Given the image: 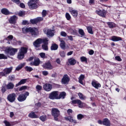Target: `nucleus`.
<instances>
[{
  "mask_svg": "<svg viewBox=\"0 0 126 126\" xmlns=\"http://www.w3.org/2000/svg\"><path fill=\"white\" fill-rule=\"evenodd\" d=\"M12 69H13V67H10L9 68H5L3 70V71L6 75L7 74H9V73H10L12 71Z\"/></svg>",
  "mask_w": 126,
  "mask_h": 126,
  "instance_id": "23",
  "label": "nucleus"
},
{
  "mask_svg": "<svg viewBox=\"0 0 126 126\" xmlns=\"http://www.w3.org/2000/svg\"><path fill=\"white\" fill-rule=\"evenodd\" d=\"M25 69L26 70V71L29 72H31V71H33V68L28 66H26L25 68Z\"/></svg>",
  "mask_w": 126,
  "mask_h": 126,
  "instance_id": "42",
  "label": "nucleus"
},
{
  "mask_svg": "<svg viewBox=\"0 0 126 126\" xmlns=\"http://www.w3.org/2000/svg\"><path fill=\"white\" fill-rule=\"evenodd\" d=\"M85 117H86L85 115H83L82 114H79L77 116V120H78L79 121H81L82 119H84Z\"/></svg>",
  "mask_w": 126,
  "mask_h": 126,
  "instance_id": "38",
  "label": "nucleus"
},
{
  "mask_svg": "<svg viewBox=\"0 0 126 126\" xmlns=\"http://www.w3.org/2000/svg\"><path fill=\"white\" fill-rule=\"evenodd\" d=\"M17 51H18V50L16 48L8 47L6 49L5 52L6 55L9 54L10 56H14L15 53H17Z\"/></svg>",
  "mask_w": 126,
  "mask_h": 126,
  "instance_id": "7",
  "label": "nucleus"
},
{
  "mask_svg": "<svg viewBox=\"0 0 126 126\" xmlns=\"http://www.w3.org/2000/svg\"><path fill=\"white\" fill-rule=\"evenodd\" d=\"M42 74L43 75H44V76H47V75L49 74V72H48V71H43Z\"/></svg>",
  "mask_w": 126,
  "mask_h": 126,
  "instance_id": "59",
  "label": "nucleus"
},
{
  "mask_svg": "<svg viewBox=\"0 0 126 126\" xmlns=\"http://www.w3.org/2000/svg\"><path fill=\"white\" fill-rule=\"evenodd\" d=\"M5 126H13L16 125V122H8L6 120H4L3 122Z\"/></svg>",
  "mask_w": 126,
  "mask_h": 126,
  "instance_id": "22",
  "label": "nucleus"
},
{
  "mask_svg": "<svg viewBox=\"0 0 126 126\" xmlns=\"http://www.w3.org/2000/svg\"><path fill=\"white\" fill-rule=\"evenodd\" d=\"M0 60H7V57L4 56L3 54H0Z\"/></svg>",
  "mask_w": 126,
  "mask_h": 126,
  "instance_id": "46",
  "label": "nucleus"
},
{
  "mask_svg": "<svg viewBox=\"0 0 126 126\" xmlns=\"http://www.w3.org/2000/svg\"><path fill=\"white\" fill-rule=\"evenodd\" d=\"M38 3H39V0H30L28 2V5L30 9L33 10L38 8Z\"/></svg>",
  "mask_w": 126,
  "mask_h": 126,
  "instance_id": "4",
  "label": "nucleus"
},
{
  "mask_svg": "<svg viewBox=\"0 0 126 126\" xmlns=\"http://www.w3.org/2000/svg\"><path fill=\"white\" fill-rule=\"evenodd\" d=\"M66 96V93L65 92H61L60 94H58V100L60 99H64Z\"/></svg>",
  "mask_w": 126,
  "mask_h": 126,
  "instance_id": "24",
  "label": "nucleus"
},
{
  "mask_svg": "<svg viewBox=\"0 0 126 126\" xmlns=\"http://www.w3.org/2000/svg\"><path fill=\"white\" fill-rule=\"evenodd\" d=\"M36 90H38L39 91H40V90H42V86L37 85L36 86Z\"/></svg>",
  "mask_w": 126,
  "mask_h": 126,
  "instance_id": "56",
  "label": "nucleus"
},
{
  "mask_svg": "<svg viewBox=\"0 0 126 126\" xmlns=\"http://www.w3.org/2000/svg\"><path fill=\"white\" fill-rule=\"evenodd\" d=\"M68 38L70 40V41H73V37L71 35L67 36Z\"/></svg>",
  "mask_w": 126,
  "mask_h": 126,
  "instance_id": "63",
  "label": "nucleus"
},
{
  "mask_svg": "<svg viewBox=\"0 0 126 126\" xmlns=\"http://www.w3.org/2000/svg\"><path fill=\"white\" fill-rule=\"evenodd\" d=\"M46 15H47V11L46 10H43L42 12V17H46Z\"/></svg>",
  "mask_w": 126,
  "mask_h": 126,
  "instance_id": "51",
  "label": "nucleus"
},
{
  "mask_svg": "<svg viewBox=\"0 0 126 126\" xmlns=\"http://www.w3.org/2000/svg\"><path fill=\"white\" fill-rule=\"evenodd\" d=\"M65 17H66V19H67L68 21L71 19V16H70V15L69 14V13L67 12L65 13Z\"/></svg>",
  "mask_w": 126,
  "mask_h": 126,
  "instance_id": "48",
  "label": "nucleus"
},
{
  "mask_svg": "<svg viewBox=\"0 0 126 126\" xmlns=\"http://www.w3.org/2000/svg\"><path fill=\"white\" fill-rule=\"evenodd\" d=\"M29 117L31 119H38L39 118V116L36 115V113L34 112H31L29 115Z\"/></svg>",
  "mask_w": 126,
  "mask_h": 126,
  "instance_id": "29",
  "label": "nucleus"
},
{
  "mask_svg": "<svg viewBox=\"0 0 126 126\" xmlns=\"http://www.w3.org/2000/svg\"><path fill=\"white\" fill-rule=\"evenodd\" d=\"M54 31H55V30L48 29L47 31L46 34L47 35H48V36H51V37H53V36L55 35V34L54 33Z\"/></svg>",
  "mask_w": 126,
  "mask_h": 126,
  "instance_id": "34",
  "label": "nucleus"
},
{
  "mask_svg": "<svg viewBox=\"0 0 126 126\" xmlns=\"http://www.w3.org/2000/svg\"><path fill=\"white\" fill-rule=\"evenodd\" d=\"M29 96V92H23L22 94H21L19 95L18 97V100L19 102H24L27 98V96Z\"/></svg>",
  "mask_w": 126,
  "mask_h": 126,
  "instance_id": "5",
  "label": "nucleus"
},
{
  "mask_svg": "<svg viewBox=\"0 0 126 126\" xmlns=\"http://www.w3.org/2000/svg\"><path fill=\"white\" fill-rule=\"evenodd\" d=\"M115 60L118 61V62H122V60L121 59V57L119 56L115 57Z\"/></svg>",
  "mask_w": 126,
  "mask_h": 126,
  "instance_id": "58",
  "label": "nucleus"
},
{
  "mask_svg": "<svg viewBox=\"0 0 126 126\" xmlns=\"http://www.w3.org/2000/svg\"><path fill=\"white\" fill-rule=\"evenodd\" d=\"M85 78V75L81 74L79 77V83L82 85H83L84 84L83 83V80Z\"/></svg>",
  "mask_w": 126,
  "mask_h": 126,
  "instance_id": "30",
  "label": "nucleus"
},
{
  "mask_svg": "<svg viewBox=\"0 0 126 126\" xmlns=\"http://www.w3.org/2000/svg\"><path fill=\"white\" fill-rule=\"evenodd\" d=\"M42 66L45 69H49L50 70L53 68L52 64H51V63L50 62L45 63L43 64Z\"/></svg>",
  "mask_w": 126,
  "mask_h": 126,
  "instance_id": "16",
  "label": "nucleus"
},
{
  "mask_svg": "<svg viewBox=\"0 0 126 126\" xmlns=\"http://www.w3.org/2000/svg\"><path fill=\"white\" fill-rule=\"evenodd\" d=\"M69 12L74 18H76V17L78 16V11L77 10L70 9L69 10Z\"/></svg>",
  "mask_w": 126,
  "mask_h": 126,
  "instance_id": "18",
  "label": "nucleus"
},
{
  "mask_svg": "<svg viewBox=\"0 0 126 126\" xmlns=\"http://www.w3.org/2000/svg\"><path fill=\"white\" fill-rule=\"evenodd\" d=\"M71 105H75L77 104L79 108H83V107L85 106V103L81 101L80 99H75L71 100Z\"/></svg>",
  "mask_w": 126,
  "mask_h": 126,
  "instance_id": "9",
  "label": "nucleus"
},
{
  "mask_svg": "<svg viewBox=\"0 0 126 126\" xmlns=\"http://www.w3.org/2000/svg\"><path fill=\"white\" fill-rule=\"evenodd\" d=\"M40 63L41 61H40V59L36 58L34 59V62L31 63V64L32 65H34V66H39Z\"/></svg>",
  "mask_w": 126,
  "mask_h": 126,
  "instance_id": "19",
  "label": "nucleus"
},
{
  "mask_svg": "<svg viewBox=\"0 0 126 126\" xmlns=\"http://www.w3.org/2000/svg\"><path fill=\"white\" fill-rule=\"evenodd\" d=\"M9 79L11 80V81H14V80H15V77L14 75L9 76Z\"/></svg>",
  "mask_w": 126,
  "mask_h": 126,
  "instance_id": "53",
  "label": "nucleus"
},
{
  "mask_svg": "<svg viewBox=\"0 0 126 126\" xmlns=\"http://www.w3.org/2000/svg\"><path fill=\"white\" fill-rule=\"evenodd\" d=\"M13 2L16 3V4H19L21 2L20 0H11Z\"/></svg>",
  "mask_w": 126,
  "mask_h": 126,
  "instance_id": "54",
  "label": "nucleus"
},
{
  "mask_svg": "<svg viewBox=\"0 0 126 126\" xmlns=\"http://www.w3.org/2000/svg\"><path fill=\"white\" fill-rule=\"evenodd\" d=\"M39 119L41 122H46L47 121V116L42 115L39 117Z\"/></svg>",
  "mask_w": 126,
  "mask_h": 126,
  "instance_id": "41",
  "label": "nucleus"
},
{
  "mask_svg": "<svg viewBox=\"0 0 126 126\" xmlns=\"http://www.w3.org/2000/svg\"><path fill=\"white\" fill-rule=\"evenodd\" d=\"M78 96H79L80 100H85V99H86V97L84 96L81 93H79L78 94Z\"/></svg>",
  "mask_w": 126,
  "mask_h": 126,
  "instance_id": "36",
  "label": "nucleus"
},
{
  "mask_svg": "<svg viewBox=\"0 0 126 126\" xmlns=\"http://www.w3.org/2000/svg\"><path fill=\"white\" fill-rule=\"evenodd\" d=\"M87 30H88V33L90 34H94V32H93V30H92V27H87Z\"/></svg>",
  "mask_w": 126,
  "mask_h": 126,
  "instance_id": "37",
  "label": "nucleus"
},
{
  "mask_svg": "<svg viewBox=\"0 0 126 126\" xmlns=\"http://www.w3.org/2000/svg\"><path fill=\"white\" fill-rule=\"evenodd\" d=\"M27 89V86H23L19 89V91H22L23 90H25Z\"/></svg>",
  "mask_w": 126,
  "mask_h": 126,
  "instance_id": "49",
  "label": "nucleus"
},
{
  "mask_svg": "<svg viewBox=\"0 0 126 126\" xmlns=\"http://www.w3.org/2000/svg\"><path fill=\"white\" fill-rule=\"evenodd\" d=\"M16 98V94L14 93L8 94L7 97L8 101H9V102H10V103H13V102L15 101Z\"/></svg>",
  "mask_w": 126,
  "mask_h": 126,
  "instance_id": "12",
  "label": "nucleus"
},
{
  "mask_svg": "<svg viewBox=\"0 0 126 126\" xmlns=\"http://www.w3.org/2000/svg\"><path fill=\"white\" fill-rule=\"evenodd\" d=\"M60 47L61 49H65V42L63 40H62L60 43Z\"/></svg>",
  "mask_w": 126,
  "mask_h": 126,
  "instance_id": "40",
  "label": "nucleus"
},
{
  "mask_svg": "<svg viewBox=\"0 0 126 126\" xmlns=\"http://www.w3.org/2000/svg\"><path fill=\"white\" fill-rule=\"evenodd\" d=\"M18 19V18L17 16H16V15H13L10 17V18L8 19V21L10 24H13L14 25H15Z\"/></svg>",
  "mask_w": 126,
  "mask_h": 126,
  "instance_id": "14",
  "label": "nucleus"
},
{
  "mask_svg": "<svg viewBox=\"0 0 126 126\" xmlns=\"http://www.w3.org/2000/svg\"><path fill=\"white\" fill-rule=\"evenodd\" d=\"M70 80V78L68 76V75L65 74L63 76V77L61 79V83L62 84H68Z\"/></svg>",
  "mask_w": 126,
  "mask_h": 126,
  "instance_id": "10",
  "label": "nucleus"
},
{
  "mask_svg": "<svg viewBox=\"0 0 126 126\" xmlns=\"http://www.w3.org/2000/svg\"><path fill=\"white\" fill-rule=\"evenodd\" d=\"M99 125H103L105 126H111V121L108 118H104L102 120H99L97 121Z\"/></svg>",
  "mask_w": 126,
  "mask_h": 126,
  "instance_id": "8",
  "label": "nucleus"
},
{
  "mask_svg": "<svg viewBox=\"0 0 126 126\" xmlns=\"http://www.w3.org/2000/svg\"><path fill=\"white\" fill-rule=\"evenodd\" d=\"M6 88L7 90H10L14 88V84L12 82H9L7 85L5 84Z\"/></svg>",
  "mask_w": 126,
  "mask_h": 126,
  "instance_id": "25",
  "label": "nucleus"
},
{
  "mask_svg": "<svg viewBox=\"0 0 126 126\" xmlns=\"http://www.w3.org/2000/svg\"><path fill=\"white\" fill-rule=\"evenodd\" d=\"M26 65V63H22L20 64L16 68V70L17 71H19L20 69H22L24 66Z\"/></svg>",
  "mask_w": 126,
  "mask_h": 126,
  "instance_id": "33",
  "label": "nucleus"
},
{
  "mask_svg": "<svg viewBox=\"0 0 126 126\" xmlns=\"http://www.w3.org/2000/svg\"><path fill=\"white\" fill-rule=\"evenodd\" d=\"M6 86L5 85L4 86H2L1 89V92L2 93V94H4V93H5V92L6 91Z\"/></svg>",
  "mask_w": 126,
  "mask_h": 126,
  "instance_id": "44",
  "label": "nucleus"
},
{
  "mask_svg": "<svg viewBox=\"0 0 126 126\" xmlns=\"http://www.w3.org/2000/svg\"><path fill=\"white\" fill-rule=\"evenodd\" d=\"M44 20V18L41 17H38L36 18L31 19L30 22L33 25H35V24H37V23H39V22H41V21H43Z\"/></svg>",
  "mask_w": 126,
  "mask_h": 126,
  "instance_id": "13",
  "label": "nucleus"
},
{
  "mask_svg": "<svg viewBox=\"0 0 126 126\" xmlns=\"http://www.w3.org/2000/svg\"><path fill=\"white\" fill-rule=\"evenodd\" d=\"M27 52H28V48L25 47H22L19 52L21 53V54L25 55V54H27Z\"/></svg>",
  "mask_w": 126,
  "mask_h": 126,
  "instance_id": "28",
  "label": "nucleus"
},
{
  "mask_svg": "<svg viewBox=\"0 0 126 126\" xmlns=\"http://www.w3.org/2000/svg\"><path fill=\"white\" fill-rule=\"evenodd\" d=\"M106 24H107L109 28H110V29H113L116 27V24H115L114 22H108L106 23Z\"/></svg>",
  "mask_w": 126,
  "mask_h": 126,
  "instance_id": "31",
  "label": "nucleus"
},
{
  "mask_svg": "<svg viewBox=\"0 0 126 126\" xmlns=\"http://www.w3.org/2000/svg\"><path fill=\"white\" fill-rule=\"evenodd\" d=\"M19 4H20V7H21L22 8H25V4H24V3H20Z\"/></svg>",
  "mask_w": 126,
  "mask_h": 126,
  "instance_id": "61",
  "label": "nucleus"
},
{
  "mask_svg": "<svg viewBox=\"0 0 126 126\" xmlns=\"http://www.w3.org/2000/svg\"><path fill=\"white\" fill-rule=\"evenodd\" d=\"M51 114L54 118V121L59 122V117L61 116V111L58 108H53L51 109Z\"/></svg>",
  "mask_w": 126,
  "mask_h": 126,
  "instance_id": "3",
  "label": "nucleus"
},
{
  "mask_svg": "<svg viewBox=\"0 0 126 126\" xmlns=\"http://www.w3.org/2000/svg\"><path fill=\"white\" fill-rule=\"evenodd\" d=\"M61 58H64L65 57V52L64 51H61L59 52Z\"/></svg>",
  "mask_w": 126,
  "mask_h": 126,
  "instance_id": "45",
  "label": "nucleus"
},
{
  "mask_svg": "<svg viewBox=\"0 0 126 126\" xmlns=\"http://www.w3.org/2000/svg\"><path fill=\"white\" fill-rule=\"evenodd\" d=\"M111 40L113 42H119V41H122V37L117 36H111Z\"/></svg>",
  "mask_w": 126,
  "mask_h": 126,
  "instance_id": "27",
  "label": "nucleus"
},
{
  "mask_svg": "<svg viewBox=\"0 0 126 126\" xmlns=\"http://www.w3.org/2000/svg\"><path fill=\"white\" fill-rule=\"evenodd\" d=\"M95 13L100 16V17H106V14H107V11L105 9H99L95 10Z\"/></svg>",
  "mask_w": 126,
  "mask_h": 126,
  "instance_id": "11",
  "label": "nucleus"
},
{
  "mask_svg": "<svg viewBox=\"0 0 126 126\" xmlns=\"http://www.w3.org/2000/svg\"><path fill=\"white\" fill-rule=\"evenodd\" d=\"M27 79H23L21 80L18 84H16L15 87H18V86H20V85L25 84V83L27 82Z\"/></svg>",
  "mask_w": 126,
  "mask_h": 126,
  "instance_id": "26",
  "label": "nucleus"
},
{
  "mask_svg": "<svg viewBox=\"0 0 126 126\" xmlns=\"http://www.w3.org/2000/svg\"><path fill=\"white\" fill-rule=\"evenodd\" d=\"M89 54L90 56H92L93 55H94V50L91 49L89 51Z\"/></svg>",
  "mask_w": 126,
  "mask_h": 126,
  "instance_id": "60",
  "label": "nucleus"
},
{
  "mask_svg": "<svg viewBox=\"0 0 126 126\" xmlns=\"http://www.w3.org/2000/svg\"><path fill=\"white\" fill-rule=\"evenodd\" d=\"M25 57V55L23 54L22 53H21L20 52H19L17 56V58L20 61H21V60H23L24 59V57Z\"/></svg>",
  "mask_w": 126,
  "mask_h": 126,
  "instance_id": "35",
  "label": "nucleus"
},
{
  "mask_svg": "<svg viewBox=\"0 0 126 126\" xmlns=\"http://www.w3.org/2000/svg\"><path fill=\"white\" fill-rule=\"evenodd\" d=\"M43 88L45 91L50 92L53 89V85L51 84L46 83L43 85Z\"/></svg>",
  "mask_w": 126,
  "mask_h": 126,
  "instance_id": "15",
  "label": "nucleus"
},
{
  "mask_svg": "<svg viewBox=\"0 0 126 126\" xmlns=\"http://www.w3.org/2000/svg\"><path fill=\"white\" fill-rule=\"evenodd\" d=\"M39 56L41 57V58H42V59H45L46 54L45 53H40L39 54Z\"/></svg>",
  "mask_w": 126,
  "mask_h": 126,
  "instance_id": "55",
  "label": "nucleus"
},
{
  "mask_svg": "<svg viewBox=\"0 0 126 126\" xmlns=\"http://www.w3.org/2000/svg\"><path fill=\"white\" fill-rule=\"evenodd\" d=\"M19 16H20L21 17L23 16V15H25V11H21L18 13Z\"/></svg>",
  "mask_w": 126,
  "mask_h": 126,
  "instance_id": "50",
  "label": "nucleus"
},
{
  "mask_svg": "<svg viewBox=\"0 0 126 126\" xmlns=\"http://www.w3.org/2000/svg\"><path fill=\"white\" fill-rule=\"evenodd\" d=\"M68 65H75L76 64V60L73 58L68 59Z\"/></svg>",
  "mask_w": 126,
  "mask_h": 126,
  "instance_id": "20",
  "label": "nucleus"
},
{
  "mask_svg": "<svg viewBox=\"0 0 126 126\" xmlns=\"http://www.w3.org/2000/svg\"><path fill=\"white\" fill-rule=\"evenodd\" d=\"M80 60L82 63H87V58L84 56L81 57Z\"/></svg>",
  "mask_w": 126,
  "mask_h": 126,
  "instance_id": "43",
  "label": "nucleus"
},
{
  "mask_svg": "<svg viewBox=\"0 0 126 126\" xmlns=\"http://www.w3.org/2000/svg\"><path fill=\"white\" fill-rule=\"evenodd\" d=\"M59 49V45L56 43H53L50 47L51 51H57Z\"/></svg>",
  "mask_w": 126,
  "mask_h": 126,
  "instance_id": "32",
  "label": "nucleus"
},
{
  "mask_svg": "<svg viewBox=\"0 0 126 126\" xmlns=\"http://www.w3.org/2000/svg\"><path fill=\"white\" fill-rule=\"evenodd\" d=\"M1 13L2 14H4V15H10V14H12V13L10 12L8 9L6 8H3L1 9Z\"/></svg>",
  "mask_w": 126,
  "mask_h": 126,
  "instance_id": "21",
  "label": "nucleus"
},
{
  "mask_svg": "<svg viewBox=\"0 0 126 126\" xmlns=\"http://www.w3.org/2000/svg\"><path fill=\"white\" fill-rule=\"evenodd\" d=\"M22 32L24 34H26V33H31V35L34 36H36L37 35H38L37 34V32H38V29H37L36 28H23Z\"/></svg>",
  "mask_w": 126,
  "mask_h": 126,
  "instance_id": "2",
  "label": "nucleus"
},
{
  "mask_svg": "<svg viewBox=\"0 0 126 126\" xmlns=\"http://www.w3.org/2000/svg\"><path fill=\"white\" fill-rule=\"evenodd\" d=\"M22 24H23V25H26V24L28 25V24H29V23H28V21L24 20V21H23Z\"/></svg>",
  "mask_w": 126,
  "mask_h": 126,
  "instance_id": "62",
  "label": "nucleus"
},
{
  "mask_svg": "<svg viewBox=\"0 0 126 126\" xmlns=\"http://www.w3.org/2000/svg\"><path fill=\"white\" fill-rule=\"evenodd\" d=\"M5 73L4 71L0 72V76H5Z\"/></svg>",
  "mask_w": 126,
  "mask_h": 126,
  "instance_id": "64",
  "label": "nucleus"
},
{
  "mask_svg": "<svg viewBox=\"0 0 126 126\" xmlns=\"http://www.w3.org/2000/svg\"><path fill=\"white\" fill-rule=\"evenodd\" d=\"M92 85L93 87L95 88V89H98L101 87V84L99 83L98 81L93 80L92 82Z\"/></svg>",
  "mask_w": 126,
  "mask_h": 126,
  "instance_id": "17",
  "label": "nucleus"
},
{
  "mask_svg": "<svg viewBox=\"0 0 126 126\" xmlns=\"http://www.w3.org/2000/svg\"><path fill=\"white\" fill-rule=\"evenodd\" d=\"M59 91H53L49 94L48 98L50 100H59Z\"/></svg>",
  "mask_w": 126,
  "mask_h": 126,
  "instance_id": "6",
  "label": "nucleus"
},
{
  "mask_svg": "<svg viewBox=\"0 0 126 126\" xmlns=\"http://www.w3.org/2000/svg\"><path fill=\"white\" fill-rule=\"evenodd\" d=\"M61 35L63 36V37H66V36H67V34L64 32H61Z\"/></svg>",
  "mask_w": 126,
  "mask_h": 126,
  "instance_id": "57",
  "label": "nucleus"
},
{
  "mask_svg": "<svg viewBox=\"0 0 126 126\" xmlns=\"http://www.w3.org/2000/svg\"><path fill=\"white\" fill-rule=\"evenodd\" d=\"M64 119L65 121H68L70 123H72L73 121V119H72V116L71 115L69 116L68 117H65Z\"/></svg>",
  "mask_w": 126,
  "mask_h": 126,
  "instance_id": "39",
  "label": "nucleus"
},
{
  "mask_svg": "<svg viewBox=\"0 0 126 126\" xmlns=\"http://www.w3.org/2000/svg\"><path fill=\"white\" fill-rule=\"evenodd\" d=\"M73 112V111L71 109H68L67 110V113L68 116H70V114H72Z\"/></svg>",
  "mask_w": 126,
  "mask_h": 126,
  "instance_id": "52",
  "label": "nucleus"
},
{
  "mask_svg": "<svg viewBox=\"0 0 126 126\" xmlns=\"http://www.w3.org/2000/svg\"><path fill=\"white\" fill-rule=\"evenodd\" d=\"M79 34L82 36H85V32H84V31L82 29H79Z\"/></svg>",
  "mask_w": 126,
  "mask_h": 126,
  "instance_id": "47",
  "label": "nucleus"
},
{
  "mask_svg": "<svg viewBox=\"0 0 126 126\" xmlns=\"http://www.w3.org/2000/svg\"><path fill=\"white\" fill-rule=\"evenodd\" d=\"M49 40L48 38H37L33 42V45L35 48H40L41 47V44H43L41 46L42 48L44 51H48L49 48L48 47V45H49Z\"/></svg>",
  "mask_w": 126,
  "mask_h": 126,
  "instance_id": "1",
  "label": "nucleus"
}]
</instances>
